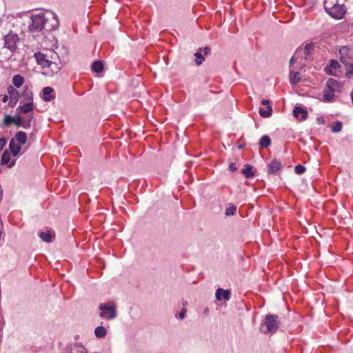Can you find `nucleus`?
<instances>
[{"instance_id": "f257e3e1", "label": "nucleus", "mask_w": 353, "mask_h": 353, "mask_svg": "<svg viewBox=\"0 0 353 353\" xmlns=\"http://www.w3.org/2000/svg\"><path fill=\"white\" fill-rule=\"evenodd\" d=\"M324 8L330 16L341 19L346 12V8L341 0H325Z\"/></svg>"}, {"instance_id": "f03ea898", "label": "nucleus", "mask_w": 353, "mask_h": 353, "mask_svg": "<svg viewBox=\"0 0 353 353\" xmlns=\"http://www.w3.org/2000/svg\"><path fill=\"white\" fill-rule=\"evenodd\" d=\"M278 316L276 315L268 314L265 317L264 324L266 326V330L263 331L264 333H274L279 328Z\"/></svg>"}, {"instance_id": "7ed1b4c3", "label": "nucleus", "mask_w": 353, "mask_h": 353, "mask_svg": "<svg viewBox=\"0 0 353 353\" xmlns=\"http://www.w3.org/2000/svg\"><path fill=\"white\" fill-rule=\"evenodd\" d=\"M45 23L46 19L43 14L34 15L29 28L31 31H41L44 28Z\"/></svg>"}, {"instance_id": "20e7f679", "label": "nucleus", "mask_w": 353, "mask_h": 353, "mask_svg": "<svg viewBox=\"0 0 353 353\" xmlns=\"http://www.w3.org/2000/svg\"><path fill=\"white\" fill-rule=\"evenodd\" d=\"M99 309L101 310L100 316L107 319H112L116 316V308L114 304L109 306L105 304H101Z\"/></svg>"}, {"instance_id": "39448f33", "label": "nucleus", "mask_w": 353, "mask_h": 353, "mask_svg": "<svg viewBox=\"0 0 353 353\" xmlns=\"http://www.w3.org/2000/svg\"><path fill=\"white\" fill-rule=\"evenodd\" d=\"M18 41L19 38L17 34L10 33L4 37V47L13 52L17 49Z\"/></svg>"}, {"instance_id": "423d86ee", "label": "nucleus", "mask_w": 353, "mask_h": 353, "mask_svg": "<svg viewBox=\"0 0 353 353\" xmlns=\"http://www.w3.org/2000/svg\"><path fill=\"white\" fill-rule=\"evenodd\" d=\"M50 62L48 65L46 70V73L49 74L50 73L54 74L57 73L60 70L59 64L56 63L55 60L57 57V54L54 52L50 51Z\"/></svg>"}, {"instance_id": "0eeeda50", "label": "nucleus", "mask_w": 353, "mask_h": 353, "mask_svg": "<svg viewBox=\"0 0 353 353\" xmlns=\"http://www.w3.org/2000/svg\"><path fill=\"white\" fill-rule=\"evenodd\" d=\"M50 52L47 53L43 52H37L34 54V57L38 64H39L43 69H46L48 65L50 62Z\"/></svg>"}, {"instance_id": "6e6552de", "label": "nucleus", "mask_w": 353, "mask_h": 353, "mask_svg": "<svg viewBox=\"0 0 353 353\" xmlns=\"http://www.w3.org/2000/svg\"><path fill=\"white\" fill-rule=\"evenodd\" d=\"M340 61L345 64L353 57V50L347 46H343L339 50Z\"/></svg>"}, {"instance_id": "1a4fd4ad", "label": "nucleus", "mask_w": 353, "mask_h": 353, "mask_svg": "<svg viewBox=\"0 0 353 353\" xmlns=\"http://www.w3.org/2000/svg\"><path fill=\"white\" fill-rule=\"evenodd\" d=\"M282 168V164L280 161L273 160L268 165V174H276Z\"/></svg>"}, {"instance_id": "9d476101", "label": "nucleus", "mask_w": 353, "mask_h": 353, "mask_svg": "<svg viewBox=\"0 0 353 353\" xmlns=\"http://www.w3.org/2000/svg\"><path fill=\"white\" fill-rule=\"evenodd\" d=\"M262 104L267 106V110H265V108H260L259 114L262 117H269L272 115V109L270 105V102L268 100H263Z\"/></svg>"}, {"instance_id": "9b49d317", "label": "nucleus", "mask_w": 353, "mask_h": 353, "mask_svg": "<svg viewBox=\"0 0 353 353\" xmlns=\"http://www.w3.org/2000/svg\"><path fill=\"white\" fill-rule=\"evenodd\" d=\"M8 92L9 97L10 98L9 104L11 106H13L17 101L19 92L13 86L9 85L8 87Z\"/></svg>"}, {"instance_id": "f8f14e48", "label": "nucleus", "mask_w": 353, "mask_h": 353, "mask_svg": "<svg viewBox=\"0 0 353 353\" xmlns=\"http://www.w3.org/2000/svg\"><path fill=\"white\" fill-rule=\"evenodd\" d=\"M33 99H29V101H26L21 106H19L17 110H20V112L24 114H27L32 111L33 110Z\"/></svg>"}, {"instance_id": "ddd939ff", "label": "nucleus", "mask_w": 353, "mask_h": 353, "mask_svg": "<svg viewBox=\"0 0 353 353\" xmlns=\"http://www.w3.org/2000/svg\"><path fill=\"white\" fill-rule=\"evenodd\" d=\"M32 119V116L30 118L28 121L23 122L21 116H16L14 117L13 123L17 126H22L23 128L28 129L30 127L31 119Z\"/></svg>"}, {"instance_id": "4468645a", "label": "nucleus", "mask_w": 353, "mask_h": 353, "mask_svg": "<svg viewBox=\"0 0 353 353\" xmlns=\"http://www.w3.org/2000/svg\"><path fill=\"white\" fill-rule=\"evenodd\" d=\"M21 144L15 142L12 139L10 140L9 143V149L14 157H17L21 152Z\"/></svg>"}, {"instance_id": "2eb2a0df", "label": "nucleus", "mask_w": 353, "mask_h": 353, "mask_svg": "<svg viewBox=\"0 0 353 353\" xmlns=\"http://www.w3.org/2000/svg\"><path fill=\"white\" fill-rule=\"evenodd\" d=\"M12 139L21 145H24L27 141V134L23 131H19Z\"/></svg>"}, {"instance_id": "dca6fc26", "label": "nucleus", "mask_w": 353, "mask_h": 353, "mask_svg": "<svg viewBox=\"0 0 353 353\" xmlns=\"http://www.w3.org/2000/svg\"><path fill=\"white\" fill-rule=\"evenodd\" d=\"M293 114L296 118L301 117V120H305L307 116V112L299 106H295L293 110Z\"/></svg>"}, {"instance_id": "f3484780", "label": "nucleus", "mask_w": 353, "mask_h": 353, "mask_svg": "<svg viewBox=\"0 0 353 353\" xmlns=\"http://www.w3.org/2000/svg\"><path fill=\"white\" fill-rule=\"evenodd\" d=\"M216 298L218 300H221L222 298L226 301L230 298V292L229 290H225L222 288H219L216 292Z\"/></svg>"}, {"instance_id": "a211bd4d", "label": "nucleus", "mask_w": 353, "mask_h": 353, "mask_svg": "<svg viewBox=\"0 0 353 353\" xmlns=\"http://www.w3.org/2000/svg\"><path fill=\"white\" fill-rule=\"evenodd\" d=\"M327 87L332 92L339 91L340 89V83L334 79H329L327 81Z\"/></svg>"}, {"instance_id": "6ab92c4d", "label": "nucleus", "mask_w": 353, "mask_h": 353, "mask_svg": "<svg viewBox=\"0 0 353 353\" xmlns=\"http://www.w3.org/2000/svg\"><path fill=\"white\" fill-rule=\"evenodd\" d=\"M271 139L268 135L263 136L259 141V145L261 148H267L271 145Z\"/></svg>"}, {"instance_id": "aec40b11", "label": "nucleus", "mask_w": 353, "mask_h": 353, "mask_svg": "<svg viewBox=\"0 0 353 353\" xmlns=\"http://www.w3.org/2000/svg\"><path fill=\"white\" fill-rule=\"evenodd\" d=\"M24 83V78L19 75L16 74L12 78V83L17 88H20Z\"/></svg>"}, {"instance_id": "412c9836", "label": "nucleus", "mask_w": 353, "mask_h": 353, "mask_svg": "<svg viewBox=\"0 0 353 353\" xmlns=\"http://www.w3.org/2000/svg\"><path fill=\"white\" fill-rule=\"evenodd\" d=\"M103 70V64L101 61H95L92 65V70L94 72L99 73Z\"/></svg>"}, {"instance_id": "4be33fe9", "label": "nucleus", "mask_w": 353, "mask_h": 353, "mask_svg": "<svg viewBox=\"0 0 353 353\" xmlns=\"http://www.w3.org/2000/svg\"><path fill=\"white\" fill-rule=\"evenodd\" d=\"M53 91V89L50 87H46L43 90V99L46 101H49L52 99V97L51 96V94Z\"/></svg>"}, {"instance_id": "5701e85b", "label": "nucleus", "mask_w": 353, "mask_h": 353, "mask_svg": "<svg viewBox=\"0 0 353 353\" xmlns=\"http://www.w3.org/2000/svg\"><path fill=\"white\" fill-rule=\"evenodd\" d=\"M39 236L43 241L46 242H51L53 238V236L50 231L41 232Z\"/></svg>"}, {"instance_id": "b1692460", "label": "nucleus", "mask_w": 353, "mask_h": 353, "mask_svg": "<svg viewBox=\"0 0 353 353\" xmlns=\"http://www.w3.org/2000/svg\"><path fill=\"white\" fill-rule=\"evenodd\" d=\"M242 173L245 175L246 178H250L254 176V172H252V166L251 165H246L245 168L242 170Z\"/></svg>"}, {"instance_id": "393cba45", "label": "nucleus", "mask_w": 353, "mask_h": 353, "mask_svg": "<svg viewBox=\"0 0 353 353\" xmlns=\"http://www.w3.org/2000/svg\"><path fill=\"white\" fill-rule=\"evenodd\" d=\"M94 334L97 337L103 338L106 335L107 332L104 327L99 326L95 329Z\"/></svg>"}, {"instance_id": "a878e982", "label": "nucleus", "mask_w": 353, "mask_h": 353, "mask_svg": "<svg viewBox=\"0 0 353 353\" xmlns=\"http://www.w3.org/2000/svg\"><path fill=\"white\" fill-rule=\"evenodd\" d=\"M290 81L291 84H296L300 81L299 73L295 72H290Z\"/></svg>"}, {"instance_id": "bb28decb", "label": "nucleus", "mask_w": 353, "mask_h": 353, "mask_svg": "<svg viewBox=\"0 0 353 353\" xmlns=\"http://www.w3.org/2000/svg\"><path fill=\"white\" fill-rule=\"evenodd\" d=\"M201 50L202 48L199 49V51L194 53V56L196 57L195 62L197 65H201L205 59Z\"/></svg>"}, {"instance_id": "cd10ccee", "label": "nucleus", "mask_w": 353, "mask_h": 353, "mask_svg": "<svg viewBox=\"0 0 353 353\" xmlns=\"http://www.w3.org/2000/svg\"><path fill=\"white\" fill-rule=\"evenodd\" d=\"M345 66V75L348 78H351L353 76V63H347L344 64Z\"/></svg>"}, {"instance_id": "c85d7f7f", "label": "nucleus", "mask_w": 353, "mask_h": 353, "mask_svg": "<svg viewBox=\"0 0 353 353\" xmlns=\"http://www.w3.org/2000/svg\"><path fill=\"white\" fill-rule=\"evenodd\" d=\"M13 121L14 117L9 114H6L5 115L1 125L3 127H8L10 124L13 123Z\"/></svg>"}, {"instance_id": "c756f323", "label": "nucleus", "mask_w": 353, "mask_h": 353, "mask_svg": "<svg viewBox=\"0 0 353 353\" xmlns=\"http://www.w3.org/2000/svg\"><path fill=\"white\" fill-rule=\"evenodd\" d=\"M10 160V154L8 152V150L4 151L2 154L1 163L2 165H6L9 163Z\"/></svg>"}, {"instance_id": "7c9ffc66", "label": "nucleus", "mask_w": 353, "mask_h": 353, "mask_svg": "<svg viewBox=\"0 0 353 353\" xmlns=\"http://www.w3.org/2000/svg\"><path fill=\"white\" fill-rule=\"evenodd\" d=\"M332 132H339L342 129V123L341 121H336L331 126Z\"/></svg>"}, {"instance_id": "2f4dec72", "label": "nucleus", "mask_w": 353, "mask_h": 353, "mask_svg": "<svg viewBox=\"0 0 353 353\" xmlns=\"http://www.w3.org/2000/svg\"><path fill=\"white\" fill-rule=\"evenodd\" d=\"M236 212V207L234 205H230L228 208L225 210V215L230 216V215H234Z\"/></svg>"}, {"instance_id": "473e14b6", "label": "nucleus", "mask_w": 353, "mask_h": 353, "mask_svg": "<svg viewBox=\"0 0 353 353\" xmlns=\"http://www.w3.org/2000/svg\"><path fill=\"white\" fill-rule=\"evenodd\" d=\"M334 92L329 90V91H326L323 94V98L325 101H331L334 97Z\"/></svg>"}, {"instance_id": "72a5a7b5", "label": "nucleus", "mask_w": 353, "mask_h": 353, "mask_svg": "<svg viewBox=\"0 0 353 353\" xmlns=\"http://www.w3.org/2000/svg\"><path fill=\"white\" fill-rule=\"evenodd\" d=\"M294 171L297 174H302L305 172V168L301 164L295 166Z\"/></svg>"}, {"instance_id": "f704fd0d", "label": "nucleus", "mask_w": 353, "mask_h": 353, "mask_svg": "<svg viewBox=\"0 0 353 353\" xmlns=\"http://www.w3.org/2000/svg\"><path fill=\"white\" fill-rule=\"evenodd\" d=\"M23 96L26 97V99H25L26 101H29L30 98L31 99H33L32 92L30 90H28L27 88L24 90Z\"/></svg>"}, {"instance_id": "c9c22d12", "label": "nucleus", "mask_w": 353, "mask_h": 353, "mask_svg": "<svg viewBox=\"0 0 353 353\" xmlns=\"http://www.w3.org/2000/svg\"><path fill=\"white\" fill-rule=\"evenodd\" d=\"M330 67H332L334 69H336L339 67V63H338L337 61L331 60L330 62Z\"/></svg>"}, {"instance_id": "e433bc0d", "label": "nucleus", "mask_w": 353, "mask_h": 353, "mask_svg": "<svg viewBox=\"0 0 353 353\" xmlns=\"http://www.w3.org/2000/svg\"><path fill=\"white\" fill-rule=\"evenodd\" d=\"M312 49V45L311 44H306L305 48H304V53L305 55H307L310 52V50Z\"/></svg>"}, {"instance_id": "4c0bfd02", "label": "nucleus", "mask_w": 353, "mask_h": 353, "mask_svg": "<svg viewBox=\"0 0 353 353\" xmlns=\"http://www.w3.org/2000/svg\"><path fill=\"white\" fill-rule=\"evenodd\" d=\"M6 139L4 138H1L0 139V151L3 150V148H4V146L6 145Z\"/></svg>"}, {"instance_id": "58836bf2", "label": "nucleus", "mask_w": 353, "mask_h": 353, "mask_svg": "<svg viewBox=\"0 0 353 353\" xmlns=\"http://www.w3.org/2000/svg\"><path fill=\"white\" fill-rule=\"evenodd\" d=\"M201 52L204 55H207L210 52V48L209 47H205L203 49H202Z\"/></svg>"}, {"instance_id": "ea45409f", "label": "nucleus", "mask_w": 353, "mask_h": 353, "mask_svg": "<svg viewBox=\"0 0 353 353\" xmlns=\"http://www.w3.org/2000/svg\"><path fill=\"white\" fill-rule=\"evenodd\" d=\"M229 169L230 171L232 172H234L236 170V167L235 165V163H230V165H229Z\"/></svg>"}, {"instance_id": "a19ab883", "label": "nucleus", "mask_w": 353, "mask_h": 353, "mask_svg": "<svg viewBox=\"0 0 353 353\" xmlns=\"http://www.w3.org/2000/svg\"><path fill=\"white\" fill-rule=\"evenodd\" d=\"M185 313H186V309L183 308L179 314V316L180 317V319H183Z\"/></svg>"}, {"instance_id": "79ce46f5", "label": "nucleus", "mask_w": 353, "mask_h": 353, "mask_svg": "<svg viewBox=\"0 0 353 353\" xmlns=\"http://www.w3.org/2000/svg\"><path fill=\"white\" fill-rule=\"evenodd\" d=\"M8 96H7V95H4V96H3V99H2V101H3V103H6V102H7V101H8Z\"/></svg>"}, {"instance_id": "37998d69", "label": "nucleus", "mask_w": 353, "mask_h": 353, "mask_svg": "<svg viewBox=\"0 0 353 353\" xmlns=\"http://www.w3.org/2000/svg\"><path fill=\"white\" fill-rule=\"evenodd\" d=\"M317 121L322 124L325 123L324 119L323 118H318Z\"/></svg>"}, {"instance_id": "c03bdc74", "label": "nucleus", "mask_w": 353, "mask_h": 353, "mask_svg": "<svg viewBox=\"0 0 353 353\" xmlns=\"http://www.w3.org/2000/svg\"><path fill=\"white\" fill-rule=\"evenodd\" d=\"M295 62V59L294 57H292L291 59H290V64H293Z\"/></svg>"}, {"instance_id": "a18cd8bd", "label": "nucleus", "mask_w": 353, "mask_h": 353, "mask_svg": "<svg viewBox=\"0 0 353 353\" xmlns=\"http://www.w3.org/2000/svg\"><path fill=\"white\" fill-rule=\"evenodd\" d=\"M351 99H352V103H353V91L351 93Z\"/></svg>"}, {"instance_id": "49530a36", "label": "nucleus", "mask_w": 353, "mask_h": 353, "mask_svg": "<svg viewBox=\"0 0 353 353\" xmlns=\"http://www.w3.org/2000/svg\"><path fill=\"white\" fill-rule=\"evenodd\" d=\"M14 162L11 163V164H10V165H9V167H10V168L12 167V166L14 165Z\"/></svg>"}, {"instance_id": "de8ad7c7", "label": "nucleus", "mask_w": 353, "mask_h": 353, "mask_svg": "<svg viewBox=\"0 0 353 353\" xmlns=\"http://www.w3.org/2000/svg\"><path fill=\"white\" fill-rule=\"evenodd\" d=\"M67 353H73L72 352H68Z\"/></svg>"}]
</instances>
